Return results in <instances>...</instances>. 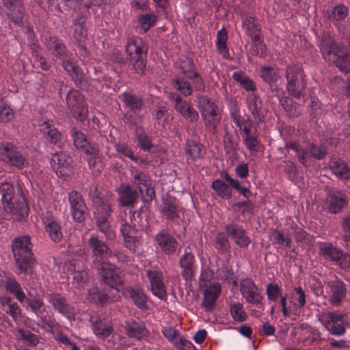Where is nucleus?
Returning <instances> with one entry per match:
<instances>
[{
  "label": "nucleus",
  "instance_id": "nucleus-1",
  "mask_svg": "<svg viewBox=\"0 0 350 350\" xmlns=\"http://www.w3.org/2000/svg\"><path fill=\"white\" fill-rule=\"evenodd\" d=\"M320 49L326 62L335 64L342 72H350V53L332 38L325 36L320 42Z\"/></svg>",
  "mask_w": 350,
  "mask_h": 350
},
{
  "label": "nucleus",
  "instance_id": "nucleus-2",
  "mask_svg": "<svg viewBox=\"0 0 350 350\" xmlns=\"http://www.w3.org/2000/svg\"><path fill=\"white\" fill-rule=\"evenodd\" d=\"M31 247L32 245L28 236H22L13 241L12 252L17 267V274L31 272V267L33 263Z\"/></svg>",
  "mask_w": 350,
  "mask_h": 350
},
{
  "label": "nucleus",
  "instance_id": "nucleus-3",
  "mask_svg": "<svg viewBox=\"0 0 350 350\" xmlns=\"http://www.w3.org/2000/svg\"><path fill=\"white\" fill-rule=\"evenodd\" d=\"M127 59L132 64L136 73L142 75L146 68L147 49L141 38H128L126 44Z\"/></svg>",
  "mask_w": 350,
  "mask_h": 350
},
{
  "label": "nucleus",
  "instance_id": "nucleus-4",
  "mask_svg": "<svg viewBox=\"0 0 350 350\" xmlns=\"http://www.w3.org/2000/svg\"><path fill=\"white\" fill-rule=\"evenodd\" d=\"M286 77L288 93L297 98L301 96L306 85L303 69L298 65H290L286 68Z\"/></svg>",
  "mask_w": 350,
  "mask_h": 350
},
{
  "label": "nucleus",
  "instance_id": "nucleus-5",
  "mask_svg": "<svg viewBox=\"0 0 350 350\" xmlns=\"http://www.w3.org/2000/svg\"><path fill=\"white\" fill-rule=\"evenodd\" d=\"M198 100L201 115L206 127L211 131L215 132L220 122V115L218 113L217 107L205 96H198Z\"/></svg>",
  "mask_w": 350,
  "mask_h": 350
},
{
  "label": "nucleus",
  "instance_id": "nucleus-6",
  "mask_svg": "<svg viewBox=\"0 0 350 350\" xmlns=\"http://www.w3.org/2000/svg\"><path fill=\"white\" fill-rule=\"evenodd\" d=\"M206 273H202L199 284L200 288L203 291L202 306L206 311H211L215 307V303L221 292V287L219 283L208 284L205 279Z\"/></svg>",
  "mask_w": 350,
  "mask_h": 350
},
{
  "label": "nucleus",
  "instance_id": "nucleus-7",
  "mask_svg": "<svg viewBox=\"0 0 350 350\" xmlns=\"http://www.w3.org/2000/svg\"><path fill=\"white\" fill-rule=\"evenodd\" d=\"M88 245L92 250L94 266H99L106 259L113 256L118 258V252H113L111 251L108 245L103 241L98 239V235L92 234L88 241Z\"/></svg>",
  "mask_w": 350,
  "mask_h": 350
},
{
  "label": "nucleus",
  "instance_id": "nucleus-8",
  "mask_svg": "<svg viewBox=\"0 0 350 350\" xmlns=\"http://www.w3.org/2000/svg\"><path fill=\"white\" fill-rule=\"evenodd\" d=\"M66 102L75 118L80 121L86 119L88 114V106L84 96L78 90H70L67 94Z\"/></svg>",
  "mask_w": 350,
  "mask_h": 350
},
{
  "label": "nucleus",
  "instance_id": "nucleus-9",
  "mask_svg": "<svg viewBox=\"0 0 350 350\" xmlns=\"http://www.w3.org/2000/svg\"><path fill=\"white\" fill-rule=\"evenodd\" d=\"M345 317V314L327 312L319 316V320L332 334L342 336L346 331L343 325Z\"/></svg>",
  "mask_w": 350,
  "mask_h": 350
},
{
  "label": "nucleus",
  "instance_id": "nucleus-10",
  "mask_svg": "<svg viewBox=\"0 0 350 350\" xmlns=\"http://www.w3.org/2000/svg\"><path fill=\"white\" fill-rule=\"evenodd\" d=\"M0 159L18 168H23L28 165V161L23 154L15 146L10 143L2 144L0 146Z\"/></svg>",
  "mask_w": 350,
  "mask_h": 350
},
{
  "label": "nucleus",
  "instance_id": "nucleus-11",
  "mask_svg": "<svg viewBox=\"0 0 350 350\" xmlns=\"http://www.w3.org/2000/svg\"><path fill=\"white\" fill-rule=\"evenodd\" d=\"M95 268L98 270L105 282L111 288H114L116 293H118L117 286L121 284L122 280L117 267L105 261L102 262L101 265L95 266Z\"/></svg>",
  "mask_w": 350,
  "mask_h": 350
},
{
  "label": "nucleus",
  "instance_id": "nucleus-12",
  "mask_svg": "<svg viewBox=\"0 0 350 350\" xmlns=\"http://www.w3.org/2000/svg\"><path fill=\"white\" fill-rule=\"evenodd\" d=\"M240 291L245 301L252 304L261 303L263 297L262 291L251 278H245L240 282Z\"/></svg>",
  "mask_w": 350,
  "mask_h": 350
},
{
  "label": "nucleus",
  "instance_id": "nucleus-13",
  "mask_svg": "<svg viewBox=\"0 0 350 350\" xmlns=\"http://www.w3.org/2000/svg\"><path fill=\"white\" fill-rule=\"evenodd\" d=\"M170 99L173 103L175 109L186 120L190 122L198 120L199 116L197 111L191 104L176 94H170Z\"/></svg>",
  "mask_w": 350,
  "mask_h": 350
},
{
  "label": "nucleus",
  "instance_id": "nucleus-14",
  "mask_svg": "<svg viewBox=\"0 0 350 350\" xmlns=\"http://www.w3.org/2000/svg\"><path fill=\"white\" fill-rule=\"evenodd\" d=\"M47 301L53 308L67 319L71 320L75 317V310L60 294L49 293L46 295Z\"/></svg>",
  "mask_w": 350,
  "mask_h": 350
},
{
  "label": "nucleus",
  "instance_id": "nucleus-15",
  "mask_svg": "<svg viewBox=\"0 0 350 350\" xmlns=\"http://www.w3.org/2000/svg\"><path fill=\"white\" fill-rule=\"evenodd\" d=\"M146 275L149 279L150 288L153 295L161 299L165 298L167 292L163 283L162 272L157 269L148 270Z\"/></svg>",
  "mask_w": 350,
  "mask_h": 350
},
{
  "label": "nucleus",
  "instance_id": "nucleus-16",
  "mask_svg": "<svg viewBox=\"0 0 350 350\" xmlns=\"http://www.w3.org/2000/svg\"><path fill=\"white\" fill-rule=\"evenodd\" d=\"M71 158L65 152H56L51 158V166L57 175L64 177L71 172Z\"/></svg>",
  "mask_w": 350,
  "mask_h": 350
},
{
  "label": "nucleus",
  "instance_id": "nucleus-17",
  "mask_svg": "<svg viewBox=\"0 0 350 350\" xmlns=\"http://www.w3.org/2000/svg\"><path fill=\"white\" fill-rule=\"evenodd\" d=\"M226 231L234 243L240 247H246L251 242L245 230L240 225L230 224L225 227Z\"/></svg>",
  "mask_w": 350,
  "mask_h": 350
},
{
  "label": "nucleus",
  "instance_id": "nucleus-18",
  "mask_svg": "<svg viewBox=\"0 0 350 350\" xmlns=\"http://www.w3.org/2000/svg\"><path fill=\"white\" fill-rule=\"evenodd\" d=\"M347 196L340 191L332 190L326 198V205L332 213H338L347 204Z\"/></svg>",
  "mask_w": 350,
  "mask_h": 350
},
{
  "label": "nucleus",
  "instance_id": "nucleus-19",
  "mask_svg": "<svg viewBox=\"0 0 350 350\" xmlns=\"http://www.w3.org/2000/svg\"><path fill=\"white\" fill-rule=\"evenodd\" d=\"M124 330L127 336L138 340L146 339L149 336V331L141 321L126 322Z\"/></svg>",
  "mask_w": 350,
  "mask_h": 350
},
{
  "label": "nucleus",
  "instance_id": "nucleus-20",
  "mask_svg": "<svg viewBox=\"0 0 350 350\" xmlns=\"http://www.w3.org/2000/svg\"><path fill=\"white\" fill-rule=\"evenodd\" d=\"M45 230L48 235L55 242L59 241L62 238L61 227L51 213L46 212L42 218Z\"/></svg>",
  "mask_w": 350,
  "mask_h": 350
},
{
  "label": "nucleus",
  "instance_id": "nucleus-21",
  "mask_svg": "<svg viewBox=\"0 0 350 350\" xmlns=\"http://www.w3.org/2000/svg\"><path fill=\"white\" fill-rule=\"evenodd\" d=\"M71 135L77 149L83 151L87 154H97L98 150L88 140L83 133L73 128Z\"/></svg>",
  "mask_w": 350,
  "mask_h": 350
},
{
  "label": "nucleus",
  "instance_id": "nucleus-22",
  "mask_svg": "<svg viewBox=\"0 0 350 350\" xmlns=\"http://www.w3.org/2000/svg\"><path fill=\"white\" fill-rule=\"evenodd\" d=\"M242 28L252 40H258L261 36V27L257 18L247 15L243 18Z\"/></svg>",
  "mask_w": 350,
  "mask_h": 350
},
{
  "label": "nucleus",
  "instance_id": "nucleus-23",
  "mask_svg": "<svg viewBox=\"0 0 350 350\" xmlns=\"http://www.w3.org/2000/svg\"><path fill=\"white\" fill-rule=\"evenodd\" d=\"M183 277L186 280H190L193 275L195 267V257L193 254L187 250L180 257L179 261Z\"/></svg>",
  "mask_w": 350,
  "mask_h": 350
},
{
  "label": "nucleus",
  "instance_id": "nucleus-24",
  "mask_svg": "<svg viewBox=\"0 0 350 350\" xmlns=\"http://www.w3.org/2000/svg\"><path fill=\"white\" fill-rule=\"evenodd\" d=\"M40 130L51 143L60 146L62 144L61 133L49 121L42 120L39 124Z\"/></svg>",
  "mask_w": 350,
  "mask_h": 350
},
{
  "label": "nucleus",
  "instance_id": "nucleus-25",
  "mask_svg": "<svg viewBox=\"0 0 350 350\" xmlns=\"http://www.w3.org/2000/svg\"><path fill=\"white\" fill-rule=\"evenodd\" d=\"M6 7L7 15L15 23L21 22L23 17V8L21 0H2Z\"/></svg>",
  "mask_w": 350,
  "mask_h": 350
},
{
  "label": "nucleus",
  "instance_id": "nucleus-26",
  "mask_svg": "<svg viewBox=\"0 0 350 350\" xmlns=\"http://www.w3.org/2000/svg\"><path fill=\"white\" fill-rule=\"evenodd\" d=\"M135 212L129 211V214L126 212L120 213L118 221L120 224V232L123 237H129L137 234V232L135 228V224L133 222L132 218L135 216Z\"/></svg>",
  "mask_w": 350,
  "mask_h": 350
},
{
  "label": "nucleus",
  "instance_id": "nucleus-27",
  "mask_svg": "<svg viewBox=\"0 0 350 350\" xmlns=\"http://www.w3.org/2000/svg\"><path fill=\"white\" fill-rule=\"evenodd\" d=\"M74 38L77 42L79 49L86 52L85 42L87 39V29L85 19L79 16L74 21Z\"/></svg>",
  "mask_w": 350,
  "mask_h": 350
},
{
  "label": "nucleus",
  "instance_id": "nucleus-28",
  "mask_svg": "<svg viewBox=\"0 0 350 350\" xmlns=\"http://www.w3.org/2000/svg\"><path fill=\"white\" fill-rule=\"evenodd\" d=\"M45 46L48 53L57 59L66 56V49L62 40L57 37H49L45 40Z\"/></svg>",
  "mask_w": 350,
  "mask_h": 350
},
{
  "label": "nucleus",
  "instance_id": "nucleus-29",
  "mask_svg": "<svg viewBox=\"0 0 350 350\" xmlns=\"http://www.w3.org/2000/svg\"><path fill=\"white\" fill-rule=\"evenodd\" d=\"M247 106L254 118L258 122H262L265 117V110L262 107L260 99L254 94L247 98Z\"/></svg>",
  "mask_w": 350,
  "mask_h": 350
},
{
  "label": "nucleus",
  "instance_id": "nucleus-30",
  "mask_svg": "<svg viewBox=\"0 0 350 350\" xmlns=\"http://www.w3.org/2000/svg\"><path fill=\"white\" fill-rule=\"evenodd\" d=\"M156 241L161 250L167 254H173L177 247L176 240L170 234L161 231L156 236Z\"/></svg>",
  "mask_w": 350,
  "mask_h": 350
},
{
  "label": "nucleus",
  "instance_id": "nucleus-31",
  "mask_svg": "<svg viewBox=\"0 0 350 350\" xmlns=\"http://www.w3.org/2000/svg\"><path fill=\"white\" fill-rule=\"evenodd\" d=\"M119 98L122 101L125 108L133 112L141 110L144 106L142 99L131 92L122 93L119 96Z\"/></svg>",
  "mask_w": 350,
  "mask_h": 350
},
{
  "label": "nucleus",
  "instance_id": "nucleus-32",
  "mask_svg": "<svg viewBox=\"0 0 350 350\" xmlns=\"http://www.w3.org/2000/svg\"><path fill=\"white\" fill-rule=\"evenodd\" d=\"M119 202L122 206H131L137 198L138 193L129 185H122L118 189Z\"/></svg>",
  "mask_w": 350,
  "mask_h": 350
},
{
  "label": "nucleus",
  "instance_id": "nucleus-33",
  "mask_svg": "<svg viewBox=\"0 0 350 350\" xmlns=\"http://www.w3.org/2000/svg\"><path fill=\"white\" fill-rule=\"evenodd\" d=\"M330 167L338 178L350 179V166L348 167L343 160L333 158L330 161Z\"/></svg>",
  "mask_w": 350,
  "mask_h": 350
},
{
  "label": "nucleus",
  "instance_id": "nucleus-34",
  "mask_svg": "<svg viewBox=\"0 0 350 350\" xmlns=\"http://www.w3.org/2000/svg\"><path fill=\"white\" fill-rule=\"evenodd\" d=\"M0 193L4 207L7 211H12V200L14 196L13 185L9 182L0 183Z\"/></svg>",
  "mask_w": 350,
  "mask_h": 350
},
{
  "label": "nucleus",
  "instance_id": "nucleus-35",
  "mask_svg": "<svg viewBox=\"0 0 350 350\" xmlns=\"http://www.w3.org/2000/svg\"><path fill=\"white\" fill-rule=\"evenodd\" d=\"M329 286L332 293L329 299L330 303L333 305H338L346 295L344 283L336 280L329 282Z\"/></svg>",
  "mask_w": 350,
  "mask_h": 350
},
{
  "label": "nucleus",
  "instance_id": "nucleus-36",
  "mask_svg": "<svg viewBox=\"0 0 350 350\" xmlns=\"http://www.w3.org/2000/svg\"><path fill=\"white\" fill-rule=\"evenodd\" d=\"M341 252L332 243L326 242L319 243V254L326 259L336 262L341 256Z\"/></svg>",
  "mask_w": 350,
  "mask_h": 350
},
{
  "label": "nucleus",
  "instance_id": "nucleus-37",
  "mask_svg": "<svg viewBox=\"0 0 350 350\" xmlns=\"http://www.w3.org/2000/svg\"><path fill=\"white\" fill-rule=\"evenodd\" d=\"M131 183L133 185L137 187L140 193H142V186L145 187L146 185H148L151 182L150 178L144 172L137 170L134 167H131Z\"/></svg>",
  "mask_w": 350,
  "mask_h": 350
},
{
  "label": "nucleus",
  "instance_id": "nucleus-38",
  "mask_svg": "<svg viewBox=\"0 0 350 350\" xmlns=\"http://www.w3.org/2000/svg\"><path fill=\"white\" fill-rule=\"evenodd\" d=\"M260 76L265 82L272 84L279 79L280 73L277 67L263 66L260 68Z\"/></svg>",
  "mask_w": 350,
  "mask_h": 350
},
{
  "label": "nucleus",
  "instance_id": "nucleus-39",
  "mask_svg": "<svg viewBox=\"0 0 350 350\" xmlns=\"http://www.w3.org/2000/svg\"><path fill=\"white\" fill-rule=\"evenodd\" d=\"M5 288L8 291L13 294L21 303L25 301L26 295L15 279H8L5 283Z\"/></svg>",
  "mask_w": 350,
  "mask_h": 350
},
{
  "label": "nucleus",
  "instance_id": "nucleus-40",
  "mask_svg": "<svg viewBox=\"0 0 350 350\" xmlns=\"http://www.w3.org/2000/svg\"><path fill=\"white\" fill-rule=\"evenodd\" d=\"M176 64L182 73L187 78L192 79L193 77L197 76V72L191 58L185 56L181 57Z\"/></svg>",
  "mask_w": 350,
  "mask_h": 350
},
{
  "label": "nucleus",
  "instance_id": "nucleus-41",
  "mask_svg": "<svg viewBox=\"0 0 350 350\" xmlns=\"http://www.w3.org/2000/svg\"><path fill=\"white\" fill-rule=\"evenodd\" d=\"M96 220L97 227L105 234L106 239L113 240L116 238V233L107 218L98 216Z\"/></svg>",
  "mask_w": 350,
  "mask_h": 350
},
{
  "label": "nucleus",
  "instance_id": "nucleus-42",
  "mask_svg": "<svg viewBox=\"0 0 350 350\" xmlns=\"http://www.w3.org/2000/svg\"><path fill=\"white\" fill-rule=\"evenodd\" d=\"M211 187L215 193L221 198L229 199L232 197L231 188L220 179L214 180L212 183Z\"/></svg>",
  "mask_w": 350,
  "mask_h": 350
},
{
  "label": "nucleus",
  "instance_id": "nucleus-43",
  "mask_svg": "<svg viewBox=\"0 0 350 350\" xmlns=\"http://www.w3.org/2000/svg\"><path fill=\"white\" fill-rule=\"evenodd\" d=\"M233 79L247 91H253L256 89L254 81L241 71H236L232 74Z\"/></svg>",
  "mask_w": 350,
  "mask_h": 350
},
{
  "label": "nucleus",
  "instance_id": "nucleus-44",
  "mask_svg": "<svg viewBox=\"0 0 350 350\" xmlns=\"http://www.w3.org/2000/svg\"><path fill=\"white\" fill-rule=\"evenodd\" d=\"M185 151L192 160L200 159L203 155L202 145L193 140L187 141L185 146Z\"/></svg>",
  "mask_w": 350,
  "mask_h": 350
},
{
  "label": "nucleus",
  "instance_id": "nucleus-45",
  "mask_svg": "<svg viewBox=\"0 0 350 350\" xmlns=\"http://www.w3.org/2000/svg\"><path fill=\"white\" fill-rule=\"evenodd\" d=\"M96 205V211H95V217L96 219L98 216H103L105 217H108L111 212V202L109 200H103L101 198H98L95 202Z\"/></svg>",
  "mask_w": 350,
  "mask_h": 350
},
{
  "label": "nucleus",
  "instance_id": "nucleus-46",
  "mask_svg": "<svg viewBox=\"0 0 350 350\" xmlns=\"http://www.w3.org/2000/svg\"><path fill=\"white\" fill-rule=\"evenodd\" d=\"M269 236L273 243L278 244L287 248H290L291 247V239L288 236H285L282 231L273 230L270 232Z\"/></svg>",
  "mask_w": 350,
  "mask_h": 350
},
{
  "label": "nucleus",
  "instance_id": "nucleus-47",
  "mask_svg": "<svg viewBox=\"0 0 350 350\" xmlns=\"http://www.w3.org/2000/svg\"><path fill=\"white\" fill-rule=\"evenodd\" d=\"M348 8L344 5L339 4L336 5L331 12L327 11L326 16L329 20L338 21L344 20L348 15Z\"/></svg>",
  "mask_w": 350,
  "mask_h": 350
},
{
  "label": "nucleus",
  "instance_id": "nucleus-48",
  "mask_svg": "<svg viewBox=\"0 0 350 350\" xmlns=\"http://www.w3.org/2000/svg\"><path fill=\"white\" fill-rule=\"evenodd\" d=\"M232 118L236 126L243 130L244 135L256 133V129L250 120L241 121L239 116H237L235 113L232 114Z\"/></svg>",
  "mask_w": 350,
  "mask_h": 350
},
{
  "label": "nucleus",
  "instance_id": "nucleus-49",
  "mask_svg": "<svg viewBox=\"0 0 350 350\" xmlns=\"http://www.w3.org/2000/svg\"><path fill=\"white\" fill-rule=\"evenodd\" d=\"M228 39V33L224 28L220 29L217 33L216 46L219 52L226 57L228 54L226 46V42Z\"/></svg>",
  "mask_w": 350,
  "mask_h": 350
},
{
  "label": "nucleus",
  "instance_id": "nucleus-50",
  "mask_svg": "<svg viewBox=\"0 0 350 350\" xmlns=\"http://www.w3.org/2000/svg\"><path fill=\"white\" fill-rule=\"evenodd\" d=\"M222 177L228 183L230 186L237 190L245 198H248L251 196V191L245 187H241L239 180L232 178L227 172H225Z\"/></svg>",
  "mask_w": 350,
  "mask_h": 350
},
{
  "label": "nucleus",
  "instance_id": "nucleus-51",
  "mask_svg": "<svg viewBox=\"0 0 350 350\" xmlns=\"http://www.w3.org/2000/svg\"><path fill=\"white\" fill-rule=\"evenodd\" d=\"M172 86L185 96H189L193 92L190 83L182 78H176L172 81Z\"/></svg>",
  "mask_w": 350,
  "mask_h": 350
},
{
  "label": "nucleus",
  "instance_id": "nucleus-52",
  "mask_svg": "<svg viewBox=\"0 0 350 350\" xmlns=\"http://www.w3.org/2000/svg\"><path fill=\"white\" fill-rule=\"evenodd\" d=\"M230 312L234 320L241 322L245 320L246 313L243 310V304L239 302L230 304Z\"/></svg>",
  "mask_w": 350,
  "mask_h": 350
},
{
  "label": "nucleus",
  "instance_id": "nucleus-53",
  "mask_svg": "<svg viewBox=\"0 0 350 350\" xmlns=\"http://www.w3.org/2000/svg\"><path fill=\"white\" fill-rule=\"evenodd\" d=\"M10 297H3L1 302L3 305H8L6 312L8 313L14 320L18 319L21 317V310L15 302H11Z\"/></svg>",
  "mask_w": 350,
  "mask_h": 350
},
{
  "label": "nucleus",
  "instance_id": "nucleus-54",
  "mask_svg": "<svg viewBox=\"0 0 350 350\" xmlns=\"http://www.w3.org/2000/svg\"><path fill=\"white\" fill-rule=\"evenodd\" d=\"M280 103L289 116L296 117L299 115L300 110L299 109V106L291 98L287 97L284 98L280 100Z\"/></svg>",
  "mask_w": 350,
  "mask_h": 350
},
{
  "label": "nucleus",
  "instance_id": "nucleus-55",
  "mask_svg": "<svg viewBox=\"0 0 350 350\" xmlns=\"http://www.w3.org/2000/svg\"><path fill=\"white\" fill-rule=\"evenodd\" d=\"M28 306L37 317L41 316L45 311L43 301L38 297L27 298L25 299Z\"/></svg>",
  "mask_w": 350,
  "mask_h": 350
},
{
  "label": "nucleus",
  "instance_id": "nucleus-56",
  "mask_svg": "<svg viewBox=\"0 0 350 350\" xmlns=\"http://www.w3.org/2000/svg\"><path fill=\"white\" fill-rule=\"evenodd\" d=\"M137 234L124 237V246L133 252H139L142 246V241Z\"/></svg>",
  "mask_w": 350,
  "mask_h": 350
},
{
  "label": "nucleus",
  "instance_id": "nucleus-57",
  "mask_svg": "<svg viewBox=\"0 0 350 350\" xmlns=\"http://www.w3.org/2000/svg\"><path fill=\"white\" fill-rule=\"evenodd\" d=\"M162 213L169 219H174L176 218L178 215L175 202L172 200H164L162 206Z\"/></svg>",
  "mask_w": 350,
  "mask_h": 350
},
{
  "label": "nucleus",
  "instance_id": "nucleus-58",
  "mask_svg": "<svg viewBox=\"0 0 350 350\" xmlns=\"http://www.w3.org/2000/svg\"><path fill=\"white\" fill-rule=\"evenodd\" d=\"M130 295L135 304L140 309L147 308L146 297L145 294L139 289H131Z\"/></svg>",
  "mask_w": 350,
  "mask_h": 350
},
{
  "label": "nucleus",
  "instance_id": "nucleus-59",
  "mask_svg": "<svg viewBox=\"0 0 350 350\" xmlns=\"http://www.w3.org/2000/svg\"><path fill=\"white\" fill-rule=\"evenodd\" d=\"M73 219L77 222L83 221L87 215V207L84 202L70 207Z\"/></svg>",
  "mask_w": 350,
  "mask_h": 350
},
{
  "label": "nucleus",
  "instance_id": "nucleus-60",
  "mask_svg": "<svg viewBox=\"0 0 350 350\" xmlns=\"http://www.w3.org/2000/svg\"><path fill=\"white\" fill-rule=\"evenodd\" d=\"M63 67L75 81H80L81 79L82 74L81 70L73 63L68 61H64L63 62Z\"/></svg>",
  "mask_w": 350,
  "mask_h": 350
},
{
  "label": "nucleus",
  "instance_id": "nucleus-61",
  "mask_svg": "<svg viewBox=\"0 0 350 350\" xmlns=\"http://www.w3.org/2000/svg\"><path fill=\"white\" fill-rule=\"evenodd\" d=\"M14 112L11 107L4 103H0V120L7 123L14 119Z\"/></svg>",
  "mask_w": 350,
  "mask_h": 350
},
{
  "label": "nucleus",
  "instance_id": "nucleus-62",
  "mask_svg": "<svg viewBox=\"0 0 350 350\" xmlns=\"http://www.w3.org/2000/svg\"><path fill=\"white\" fill-rule=\"evenodd\" d=\"M115 146L118 154L126 157L133 161H139L138 158L134 155L132 149L125 143L119 142L116 144Z\"/></svg>",
  "mask_w": 350,
  "mask_h": 350
},
{
  "label": "nucleus",
  "instance_id": "nucleus-63",
  "mask_svg": "<svg viewBox=\"0 0 350 350\" xmlns=\"http://www.w3.org/2000/svg\"><path fill=\"white\" fill-rule=\"evenodd\" d=\"M266 294L268 300L275 301L282 295V289L277 284L269 283L266 287Z\"/></svg>",
  "mask_w": 350,
  "mask_h": 350
},
{
  "label": "nucleus",
  "instance_id": "nucleus-64",
  "mask_svg": "<svg viewBox=\"0 0 350 350\" xmlns=\"http://www.w3.org/2000/svg\"><path fill=\"white\" fill-rule=\"evenodd\" d=\"M88 274L85 270L80 271H75L72 273L73 285L78 288L83 287L84 284L88 282Z\"/></svg>",
  "mask_w": 350,
  "mask_h": 350
}]
</instances>
